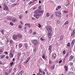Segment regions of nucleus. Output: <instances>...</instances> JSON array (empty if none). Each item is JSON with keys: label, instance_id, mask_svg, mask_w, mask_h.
I'll return each instance as SVG.
<instances>
[{"label": "nucleus", "instance_id": "36", "mask_svg": "<svg viewBox=\"0 0 75 75\" xmlns=\"http://www.w3.org/2000/svg\"><path fill=\"white\" fill-rule=\"evenodd\" d=\"M72 33L73 34H75V28H74V30H73Z\"/></svg>", "mask_w": 75, "mask_h": 75}, {"label": "nucleus", "instance_id": "54", "mask_svg": "<svg viewBox=\"0 0 75 75\" xmlns=\"http://www.w3.org/2000/svg\"><path fill=\"white\" fill-rule=\"evenodd\" d=\"M43 13H44V11H41V14Z\"/></svg>", "mask_w": 75, "mask_h": 75}, {"label": "nucleus", "instance_id": "43", "mask_svg": "<svg viewBox=\"0 0 75 75\" xmlns=\"http://www.w3.org/2000/svg\"><path fill=\"white\" fill-rule=\"evenodd\" d=\"M57 24H59L60 23V21H57Z\"/></svg>", "mask_w": 75, "mask_h": 75}, {"label": "nucleus", "instance_id": "42", "mask_svg": "<svg viewBox=\"0 0 75 75\" xmlns=\"http://www.w3.org/2000/svg\"><path fill=\"white\" fill-rule=\"evenodd\" d=\"M38 8L39 10H41V6H39L38 7Z\"/></svg>", "mask_w": 75, "mask_h": 75}, {"label": "nucleus", "instance_id": "11", "mask_svg": "<svg viewBox=\"0 0 75 75\" xmlns=\"http://www.w3.org/2000/svg\"><path fill=\"white\" fill-rule=\"evenodd\" d=\"M75 40H73L71 42V44L72 46L74 45L75 44Z\"/></svg>", "mask_w": 75, "mask_h": 75}, {"label": "nucleus", "instance_id": "46", "mask_svg": "<svg viewBox=\"0 0 75 75\" xmlns=\"http://www.w3.org/2000/svg\"><path fill=\"white\" fill-rule=\"evenodd\" d=\"M61 6H57V8H58V9H59V8H61Z\"/></svg>", "mask_w": 75, "mask_h": 75}, {"label": "nucleus", "instance_id": "18", "mask_svg": "<svg viewBox=\"0 0 75 75\" xmlns=\"http://www.w3.org/2000/svg\"><path fill=\"white\" fill-rule=\"evenodd\" d=\"M25 47L26 49L27 48V47H28V44L27 43H25Z\"/></svg>", "mask_w": 75, "mask_h": 75}, {"label": "nucleus", "instance_id": "40", "mask_svg": "<svg viewBox=\"0 0 75 75\" xmlns=\"http://www.w3.org/2000/svg\"><path fill=\"white\" fill-rule=\"evenodd\" d=\"M38 25H39V26H38L39 28H40L41 27V25L40 23H39L38 24Z\"/></svg>", "mask_w": 75, "mask_h": 75}, {"label": "nucleus", "instance_id": "55", "mask_svg": "<svg viewBox=\"0 0 75 75\" xmlns=\"http://www.w3.org/2000/svg\"><path fill=\"white\" fill-rule=\"evenodd\" d=\"M7 19L8 20H10V17H8V18H7Z\"/></svg>", "mask_w": 75, "mask_h": 75}, {"label": "nucleus", "instance_id": "5", "mask_svg": "<svg viewBox=\"0 0 75 75\" xmlns=\"http://www.w3.org/2000/svg\"><path fill=\"white\" fill-rule=\"evenodd\" d=\"M48 36L49 38H51V36H52V33H51V32H49L48 34Z\"/></svg>", "mask_w": 75, "mask_h": 75}, {"label": "nucleus", "instance_id": "51", "mask_svg": "<svg viewBox=\"0 0 75 75\" xmlns=\"http://www.w3.org/2000/svg\"><path fill=\"white\" fill-rule=\"evenodd\" d=\"M5 75H8V74H9V73H8H8H7V72H5Z\"/></svg>", "mask_w": 75, "mask_h": 75}, {"label": "nucleus", "instance_id": "44", "mask_svg": "<svg viewBox=\"0 0 75 75\" xmlns=\"http://www.w3.org/2000/svg\"><path fill=\"white\" fill-rule=\"evenodd\" d=\"M10 64H11V66H12V65H13V64H14V62H12Z\"/></svg>", "mask_w": 75, "mask_h": 75}, {"label": "nucleus", "instance_id": "34", "mask_svg": "<svg viewBox=\"0 0 75 75\" xmlns=\"http://www.w3.org/2000/svg\"><path fill=\"white\" fill-rule=\"evenodd\" d=\"M39 72H40L41 73H42V70L41 69H39Z\"/></svg>", "mask_w": 75, "mask_h": 75}, {"label": "nucleus", "instance_id": "10", "mask_svg": "<svg viewBox=\"0 0 75 75\" xmlns=\"http://www.w3.org/2000/svg\"><path fill=\"white\" fill-rule=\"evenodd\" d=\"M18 37H19V38H22V37H23V36H22V35H21V34L19 33L18 35Z\"/></svg>", "mask_w": 75, "mask_h": 75}, {"label": "nucleus", "instance_id": "49", "mask_svg": "<svg viewBox=\"0 0 75 75\" xmlns=\"http://www.w3.org/2000/svg\"><path fill=\"white\" fill-rule=\"evenodd\" d=\"M20 23L22 25H23V21H20Z\"/></svg>", "mask_w": 75, "mask_h": 75}, {"label": "nucleus", "instance_id": "6", "mask_svg": "<svg viewBox=\"0 0 75 75\" xmlns=\"http://www.w3.org/2000/svg\"><path fill=\"white\" fill-rule=\"evenodd\" d=\"M13 40H17V35H14L13 36Z\"/></svg>", "mask_w": 75, "mask_h": 75}, {"label": "nucleus", "instance_id": "60", "mask_svg": "<svg viewBox=\"0 0 75 75\" xmlns=\"http://www.w3.org/2000/svg\"><path fill=\"white\" fill-rule=\"evenodd\" d=\"M14 74H15V73L14 72H13V73L11 75H14Z\"/></svg>", "mask_w": 75, "mask_h": 75}, {"label": "nucleus", "instance_id": "29", "mask_svg": "<svg viewBox=\"0 0 75 75\" xmlns=\"http://www.w3.org/2000/svg\"><path fill=\"white\" fill-rule=\"evenodd\" d=\"M11 71H12V69H9V72H8V74H10V73H11Z\"/></svg>", "mask_w": 75, "mask_h": 75}, {"label": "nucleus", "instance_id": "47", "mask_svg": "<svg viewBox=\"0 0 75 75\" xmlns=\"http://www.w3.org/2000/svg\"><path fill=\"white\" fill-rule=\"evenodd\" d=\"M64 13H68V11H64Z\"/></svg>", "mask_w": 75, "mask_h": 75}, {"label": "nucleus", "instance_id": "31", "mask_svg": "<svg viewBox=\"0 0 75 75\" xmlns=\"http://www.w3.org/2000/svg\"><path fill=\"white\" fill-rule=\"evenodd\" d=\"M65 50H64L63 51V55H65Z\"/></svg>", "mask_w": 75, "mask_h": 75}, {"label": "nucleus", "instance_id": "56", "mask_svg": "<svg viewBox=\"0 0 75 75\" xmlns=\"http://www.w3.org/2000/svg\"><path fill=\"white\" fill-rule=\"evenodd\" d=\"M9 58V57L8 56H6V59H8Z\"/></svg>", "mask_w": 75, "mask_h": 75}, {"label": "nucleus", "instance_id": "9", "mask_svg": "<svg viewBox=\"0 0 75 75\" xmlns=\"http://www.w3.org/2000/svg\"><path fill=\"white\" fill-rule=\"evenodd\" d=\"M56 57H57L56 56V54H54L52 56V58L53 59H55Z\"/></svg>", "mask_w": 75, "mask_h": 75}, {"label": "nucleus", "instance_id": "58", "mask_svg": "<svg viewBox=\"0 0 75 75\" xmlns=\"http://www.w3.org/2000/svg\"><path fill=\"white\" fill-rule=\"evenodd\" d=\"M39 59L40 60H41V61H42V58H40Z\"/></svg>", "mask_w": 75, "mask_h": 75}, {"label": "nucleus", "instance_id": "14", "mask_svg": "<svg viewBox=\"0 0 75 75\" xmlns=\"http://www.w3.org/2000/svg\"><path fill=\"white\" fill-rule=\"evenodd\" d=\"M69 23V21H67L64 23V25H66V24H68Z\"/></svg>", "mask_w": 75, "mask_h": 75}, {"label": "nucleus", "instance_id": "26", "mask_svg": "<svg viewBox=\"0 0 75 75\" xmlns=\"http://www.w3.org/2000/svg\"><path fill=\"white\" fill-rule=\"evenodd\" d=\"M4 30H2L1 31V32L2 34L3 35H4Z\"/></svg>", "mask_w": 75, "mask_h": 75}, {"label": "nucleus", "instance_id": "39", "mask_svg": "<svg viewBox=\"0 0 75 75\" xmlns=\"http://www.w3.org/2000/svg\"><path fill=\"white\" fill-rule=\"evenodd\" d=\"M40 40L41 41H44V40H45V39H43V38H40Z\"/></svg>", "mask_w": 75, "mask_h": 75}, {"label": "nucleus", "instance_id": "50", "mask_svg": "<svg viewBox=\"0 0 75 75\" xmlns=\"http://www.w3.org/2000/svg\"><path fill=\"white\" fill-rule=\"evenodd\" d=\"M33 35H35V34H36V32H34L33 33Z\"/></svg>", "mask_w": 75, "mask_h": 75}, {"label": "nucleus", "instance_id": "8", "mask_svg": "<svg viewBox=\"0 0 75 75\" xmlns=\"http://www.w3.org/2000/svg\"><path fill=\"white\" fill-rule=\"evenodd\" d=\"M10 57L11 58H12L14 57L13 54L12 53V51H11V53L9 54Z\"/></svg>", "mask_w": 75, "mask_h": 75}, {"label": "nucleus", "instance_id": "19", "mask_svg": "<svg viewBox=\"0 0 75 75\" xmlns=\"http://www.w3.org/2000/svg\"><path fill=\"white\" fill-rule=\"evenodd\" d=\"M23 46V45L21 44H20L19 45V48H21L22 47V46Z\"/></svg>", "mask_w": 75, "mask_h": 75}, {"label": "nucleus", "instance_id": "30", "mask_svg": "<svg viewBox=\"0 0 75 75\" xmlns=\"http://www.w3.org/2000/svg\"><path fill=\"white\" fill-rule=\"evenodd\" d=\"M42 57L43 59H44V58H45V55H44V54H43L42 56Z\"/></svg>", "mask_w": 75, "mask_h": 75}, {"label": "nucleus", "instance_id": "20", "mask_svg": "<svg viewBox=\"0 0 75 75\" xmlns=\"http://www.w3.org/2000/svg\"><path fill=\"white\" fill-rule=\"evenodd\" d=\"M52 47V45H49V49H48V50H51V47Z\"/></svg>", "mask_w": 75, "mask_h": 75}, {"label": "nucleus", "instance_id": "41", "mask_svg": "<svg viewBox=\"0 0 75 75\" xmlns=\"http://www.w3.org/2000/svg\"><path fill=\"white\" fill-rule=\"evenodd\" d=\"M15 2H16V0H14L13 1V0L11 1V3H14Z\"/></svg>", "mask_w": 75, "mask_h": 75}, {"label": "nucleus", "instance_id": "1", "mask_svg": "<svg viewBox=\"0 0 75 75\" xmlns=\"http://www.w3.org/2000/svg\"><path fill=\"white\" fill-rule=\"evenodd\" d=\"M34 13L35 14L34 16L37 19H38L39 17L41 16V14H38V10H36L34 12Z\"/></svg>", "mask_w": 75, "mask_h": 75}, {"label": "nucleus", "instance_id": "33", "mask_svg": "<svg viewBox=\"0 0 75 75\" xmlns=\"http://www.w3.org/2000/svg\"><path fill=\"white\" fill-rule=\"evenodd\" d=\"M33 32V31H32V29H30V31L29 32V33H30V34H31Z\"/></svg>", "mask_w": 75, "mask_h": 75}, {"label": "nucleus", "instance_id": "63", "mask_svg": "<svg viewBox=\"0 0 75 75\" xmlns=\"http://www.w3.org/2000/svg\"><path fill=\"white\" fill-rule=\"evenodd\" d=\"M19 18H20V19H21V16H19Z\"/></svg>", "mask_w": 75, "mask_h": 75}, {"label": "nucleus", "instance_id": "62", "mask_svg": "<svg viewBox=\"0 0 75 75\" xmlns=\"http://www.w3.org/2000/svg\"><path fill=\"white\" fill-rule=\"evenodd\" d=\"M1 64V65H3V63H1V62H0V64Z\"/></svg>", "mask_w": 75, "mask_h": 75}, {"label": "nucleus", "instance_id": "2", "mask_svg": "<svg viewBox=\"0 0 75 75\" xmlns=\"http://www.w3.org/2000/svg\"><path fill=\"white\" fill-rule=\"evenodd\" d=\"M55 14L56 17H61V13L59 11H57L55 12Z\"/></svg>", "mask_w": 75, "mask_h": 75}, {"label": "nucleus", "instance_id": "12", "mask_svg": "<svg viewBox=\"0 0 75 75\" xmlns=\"http://www.w3.org/2000/svg\"><path fill=\"white\" fill-rule=\"evenodd\" d=\"M16 21H17V19L16 18H13L12 20V21L13 23H15Z\"/></svg>", "mask_w": 75, "mask_h": 75}, {"label": "nucleus", "instance_id": "61", "mask_svg": "<svg viewBox=\"0 0 75 75\" xmlns=\"http://www.w3.org/2000/svg\"><path fill=\"white\" fill-rule=\"evenodd\" d=\"M38 75H42V74H41L40 73H39L38 74Z\"/></svg>", "mask_w": 75, "mask_h": 75}, {"label": "nucleus", "instance_id": "45", "mask_svg": "<svg viewBox=\"0 0 75 75\" xmlns=\"http://www.w3.org/2000/svg\"><path fill=\"white\" fill-rule=\"evenodd\" d=\"M17 4H14L12 5L13 6V7H14V6H16V5Z\"/></svg>", "mask_w": 75, "mask_h": 75}, {"label": "nucleus", "instance_id": "16", "mask_svg": "<svg viewBox=\"0 0 75 75\" xmlns=\"http://www.w3.org/2000/svg\"><path fill=\"white\" fill-rule=\"evenodd\" d=\"M50 68L51 69H54L55 68V65H53L52 66L50 67Z\"/></svg>", "mask_w": 75, "mask_h": 75}, {"label": "nucleus", "instance_id": "4", "mask_svg": "<svg viewBox=\"0 0 75 75\" xmlns=\"http://www.w3.org/2000/svg\"><path fill=\"white\" fill-rule=\"evenodd\" d=\"M32 42L35 45H37L38 44V41L37 40H32Z\"/></svg>", "mask_w": 75, "mask_h": 75}, {"label": "nucleus", "instance_id": "59", "mask_svg": "<svg viewBox=\"0 0 75 75\" xmlns=\"http://www.w3.org/2000/svg\"><path fill=\"white\" fill-rule=\"evenodd\" d=\"M61 62H62V60H61L60 61H59V63L60 64V63H61Z\"/></svg>", "mask_w": 75, "mask_h": 75}, {"label": "nucleus", "instance_id": "17", "mask_svg": "<svg viewBox=\"0 0 75 75\" xmlns=\"http://www.w3.org/2000/svg\"><path fill=\"white\" fill-rule=\"evenodd\" d=\"M28 59L26 62H24V64H27V63L29 61V60H30V57H28Z\"/></svg>", "mask_w": 75, "mask_h": 75}, {"label": "nucleus", "instance_id": "32", "mask_svg": "<svg viewBox=\"0 0 75 75\" xmlns=\"http://www.w3.org/2000/svg\"><path fill=\"white\" fill-rule=\"evenodd\" d=\"M49 64H51L52 63V61H51L50 60H49Z\"/></svg>", "mask_w": 75, "mask_h": 75}, {"label": "nucleus", "instance_id": "27", "mask_svg": "<svg viewBox=\"0 0 75 75\" xmlns=\"http://www.w3.org/2000/svg\"><path fill=\"white\" fill-rule=\"evenodd\" d=\"M74 59V57L72 56H71L70 57V59Z\"/></svg>", "mask_w": 75, "mask_h": 75}, {"label": "nucleus", "instance_id": "13", "mask_svg": "<svg viewBox=\"0 0 75 75\" xmlns=\"http://www.w3.org/2000/svg\"><path fill=\"white\" fill-rule=\"evenodd\" d=\"M5 57V55H1L0 56V57H1V59H3V58H4V57Z\"/></svg>", "mask_w": 75, "mask_h": 75}, {"label": "nucleus", "instance_id": "25", "mask_svg": "<svg viewBox=\"0 0 75 75\" xmlns=\"http://www.w3.org/2000/svg\"><path fill=\"white\" fill-rule=\"evenodd\" d=\"M53 17H54V14L52 13L50 17L51 18H52Z\"/></svg>", "mask_w": 75, "mask_h": 75}, {"label": "nucleus", "instance_id": "37", "mask_svg": "<svg viewBox=\"0 0 75 75\" xmlns=\"http://www.w3.org/2000/svg\"><path fill=\"white\" fill-rule=\"evenodd\" d=\"M30 25V23H26L25 24V26H27V25Z\"/></svg>", "mask_w": 75, "mask_h": 75}, {"label": "nucleus", "instance_id": "21", "mask_svg": "<svg viewBox=\"0 0 75 75\" xmlns=\"http://www.w3.org/2000/svg\"><path fill=\"white\" fill-rule=\"evenodd\" d=\"M20 54H19H19L18 55V60H19V59H20Z\"/></svg>", "mask_w": 75, "mask_h": 75}, {"label": "nucleus", "instance_id": "52", "mask_svg": "<svg viewBox=\"0 0 75 75\" xmlns=\"http://www.w3.org/2000/svg\"><path fill=\"white\" fill-rule=\"evenodd\" d=\"M18 28H21V25H19Z\"/></svg>", "mask_w": 75, "mask_h": 75}, {"label": "nucleus", "instance_id": "23", "mask_svg": "<svg viewBox=\"0 0 75 75\" xmlns=\"http://www.w3.org/2000/svg\"><path fill=\"white\" fill-rule=\"evenodd\" d=\"M64 68L65 69V71H67V70H68V67H67V66H65L64 67Z\"/></svg>", "mask_w": 75, "mask_h": 75}, {"label": "nucleus", "instance_id": "3", "mask_svg": "<svg viewBox=\"0 0 75 75\" xmlns=\"http://www.w3.org/2000/svg\"><path fill=\"white\" fill-rule=\"evenodd\" d=\"M46 29L48 32H51L52 31V28L49 25H47L46 27Z\"/></svg>", "mask_w": 75, "mask_h": 75}, {"label": "nucleus", "instance_id": "57", "mask_svg": "<svg viewBox=\"0 0 75 75\" xmlns=\"http://www.w3.org/2000/svg\"><path fill=\"white\" fill-rule=\"evenodd\" d=\"M10 43H12L13 42V41L12 40H10Z\"/></svg>", "mask_w": 75, "mask_h": 75}, {"label": "nucleus", "instance_id": "64", "mask_svg": "<svg viewBox=\"0 0 75 75\" xmlns=\"http://www.w3.org/2000/svg\"><path fill=\"white\" fill-rule=\"evenodd\" d=\"M39 3H40V4L41 3V1H39Z\"/></svg>", "mask_w": 75, "mask_h": 75}, {"label": "nucleus", "instance_id": "24", "mask_svg": "<svg viewBox=\"0 0 75 75\" xmlns=\"http://www.w3.org/2000/svg\"><path fill=\"white\" fill-rule=\"evenodd\" d=\"M46 16L48 17L50 16V14H49V13L47 12L46 13Z\"/></svg>", "mask_w": 75, "mask_h": 75}, {"label": "nucleus", "instance_id": "35", "mask_svg": "<svg viewBox=\"0 0 75 75\" xmlns=\"http://www.w3.org/2000/svg\"><path fill=\"white\" fill-rule=\"evenodd\" d=\"M67 47H70V43L69 42L68 43L67 45Z\"/></svg>", "mask_w": 75, "mask_h": 75}, {"label": "nucleus", "instance_id": "22", "mask_svg": "<svg viewBox=\"0 0 75 75\" xmlns=\"http://www.w3.org/2000/svg\"><path fill=\"white\" fill-rule=\"evenodd\" d=\"M68 55H69V52H68L66 55L65 58H67L68 56Z\"/></svg>", "mask_w": 75, "mask_h": 75}, {"label": "nucleus", "instance_id": "7", "mask_svg": "<svg viewBox=\"0 0 75 75\" xmlns=\"http://www.w3.org/2000/svg\"><path fill=\"white\" fill-rule=\"evenodd\" d=\"M5 7L4 8V10H6L7 11H9V9H8V8L7 7L6 5H5V4L4 5Z\"/></svg>", "mask_w": 75, "mask_h": 75}, {"label": "nucleus", "instance_id": "38", "mask_svg": "<svg viewBox=\"0 0 75 75\" xmlns=\"http://www.w3.org/2000/svg\"><path fill=\"white\" fill-rule=\"evenodd\" d=\"M2 52H3V50L1 49L0 50V54H2Z\"/></svg>", "mask_w": 75, "mask_h": 75}, {"label": "nucleus", "instance_id": "53", "mask_svg": "<svg viewBox=\"0 0 75 75\" xmlns=\"http://www.w3.org/2000/svg\"><path fill=\"white\" fill-rule=\"evenodd\" d=\"M31 3H32V1H30L29 2V4H31Z\"/></svg>", "mask_w": 75, "mask_h": 75}, {"label": "nucleus", "instance_id": "28", "mask_svg": "<svg viewBox=\"0 0 75 75\" xmlns=\"http://www.w3.org/2000/svg\"><path fill=\"white\" fill-rule=\"evenodd\" d=\"M69 65L70 66H71V65H73V63L72 62H70L69 63Z\"/></svg>", "mask_w": 75, "mask_h": 75}, {"label": "nucleus", "instance_id": "15", "mask_svg": "<svg viewBox=\"0 0 75 75\" xmlns=\"http://www.w3.org/2000/svg\"><path fill=\"white\" fill-rule=\"evenodd\" d=\"M63 38H64V36L61 35L60 37V40L62 41L63 40Z\"/></svg>", "mask_w": 75, "mask_h": 75}, {"label": "nucleus", "instance_id": "48", "mask_svg": "<svg viewBox=\"0 0 75 75\" xmlns=\"http://www.w3.org/2000/svg\"><path fill=\"white\" fill-rule=\"evenodd\" d=\"M10 24H11V25H14V24H13V23L12 22H10Z\"/></svg>", "mask_w": 75, "mask_h": 75}]
</instances>
